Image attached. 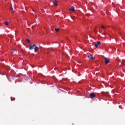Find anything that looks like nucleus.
<instances>
[{
	"mask_svg": "<svg viewBox=\"0 0 125 125\" xmlns=\"http://www.w3.org/2000/svg\"><path fill=\"white\" fill-rule=\"evenodd\" d=\"M39 47L37 46V45H36V46L34 48V51L35 52H37L38 51V50H39Z\"/></svg>",
	"mask_w": 125,
	"mask_h": 125,
	"instance_id": "obj_6",
	"label": "nucleus"
},
{
	"mask_svg": "<svg viewBox=\"0 0 125 125\" xmlns=\"http://www.w3.org/2000/svg\"><path fill=\"white\" fill-rule=\"evenodd\" d=\"M53 3L55 6H57V0L53 1Z\"/></svg>",
	"mask_w": 125,
	"mask_h": 125,
	"instance_id": "obj_8",
	"label": "nucleus"
},
{
	"mask_svg": "<svg viewBox=\"0 0 125 125\" xmlns=\"http://www.w3.org/2000/svg\"><path fill=\"white\" fill-rule=\"evenodd\" d=\"M35 46H37V44H33L32 45H29V50H32V49H34V48L35 47Z\"/></svg>",
	"mask_w": 125,
	"mask_h": 125,
	"instance_id": "obj_2",
	"label": "nucleus"
},
{
	"mask_svg": "<svg viewBox=\"0 0 125 125\" xmlns=\"http://www.w3.org/2000/svg\"><path fill=\"white\" fill-rule=\"evenodd\" d=\"M120 36H121V38H123L122 36H123V34L122 33H120Z\"/></svg>",
	"mask_w": 125,
	"mask_h": 125,
	"instance_id": "obj_14",
	"label": "nucleus"
},
{
	"mask_svg": "<svg viewBox=\"0 0 125 125\" xmlns=\"http://www.w3.org/2000/svg\"><path fill=\"white\" fill-rule=\"evenodd\" d=\"M123 62H125V60H123Z\"/></svg>",
	"mask_w": 125,
	"mask_h": 125,
	"instance_id": "obj_16",
	"label": "nucleus"
},
{
	"mask_svg": "<svg viewBox=\"0 0 125 125\" xmlns=\"http://www.w3.org/2000/svg\"><path fill=\"white\" fill-rule=\"evenodd\" d=\"M69 11H72L74 12L75 11V7L74 6H71V8H70L69 9Z\"/></svg>",
	"mask_w": 125,
	"mask_h": 125,
	"instance_id": "obj_5",
	"label": "nucleus"
},
{
	"mask_svg": "<svg viewBox=\"0 0 125 125\" xmlns=\"http://www.w3.org/2000/svg\"><path fill=\"white\" fill-rule=\"evenodd\" d=\"M100 44H101V42H100V41H98L97 42V43H96L95 44V47H98V45H100Z\"/></svg>",
	"mask_w": 125,
	"mask_h": 125,
	"instance_id": "obj_4",
	"label": "nucleus"
},
{
	"mask_svg": "<svg viewBox=\"0 0 125 125\" xmlns=\"http://www.w3.org/2000/svg\"><path fill=\"white\" fill-rule=\"evenodd\" d=\"M95 96H96V95L93 93H91L89 95V97L91 99H93V98H95Z\"/></svg>",
	"mask_w": 125,
	"mask_h": 125,
	"instance_id": "obj_1",
	"label": "nucleus"
},
{
	"mask_svg": "<svg viewBox=\"0 0 125 125\" xmlns=\"http://www.w3.org/2000/svg\"><path fill=\"white\" fill-rule=\"evenodd\" d=\"M10 10L12 11V13L13 14H14V10H13V8L12 7H11L10 8Z\"/></svg>",
	"mask_w": 125,
	"mask_h": 125,
	"instance_id": "obj_9",
	"label": "nucleus"
},
{
	"mask_svg": "<svg viewBox=\"0 0 125 125\" xmlns=\"http://www.w3.org/2000/svg\"><path fill=\"white\" fill-rule=\"evenodd\" d=\"M8 24H9V22H8L7 21H6L4 22V25H5L6 26H8Z\"/></svg>",
	"mask_w": 125,
	"mask_h": 125,
	"instance_id": "obj_11",
	"label": "nucleus"
},
{
	"mask_svg": "<svg viewBox=\"0 0 125 125\" xmlns=\"http://www.w3.org/2000/svg\"><path fill=\"white\" fill-rule=\"evenodd\" d=\"M12 53H14V55H16V53H17V51H16V50H13L12 51Z\"/></svg>",
	"mask_w": 125,
	"mask_h": 125,
	"instance_id": "obj_10",
	"label": "nucleus"
},
{
	"mask_svg": "<svg viewBox=\"0 0 125 125\" xmlns=\"http://www.w3.org/2000/svg\"><path fill=\"white\" fill-rule=\"evenodd\" d=\"M88 58H89V59H93V55L92 54H90L89 56H88Z\"/></svg>",
	"mask_w": 125,
	"mask_h": 125,
	"instance_id": "obj_7",
	"label": "nucleus"
},
{
	"mask_svg": "<svg viewBox=\"0 0 125 125\" xmlns=\"http://www.w3.org/2000/svg\"><path fill=\"white\" fill-rule=\"evenodd\" d=\"M56 32H59V31L60 30V29L59 28H55V29Z\"/></svg>",
	"mask_w": 125,
	"mask_h": 125,
	"instance_id": "obj_12",
	"label": "nucleus"
},
{
	"mask_svg": "<svg viewBox=\"0 0 125 125\" xmlns=\"http://www.w3.org/2000/svg\"><path fill=\"white\" fill-rule=\"evenodd\" d=\"M102 29H104V26L103 25H102Z\"/></svg>",
	"mask_w": 125,
	"mask_h": 125,
	"instance_id": "obj_15",
	"label": "nucleus"
},
{
	"mask_svg": "<svg viewBox=\"0 0 125 125\" xmlns=\"http://www.w3.org/2000/svg\"><path fill=\"white\" fill-rule=\"evenodd\" d=\"M104 60L105 64H108V63H110V60L108 59V58H105Z\"/></svg>",
	"mask_w": 125,
	"mask_h": 125,
	"instance_id": "obj_3",
	"label": "nucleus"
},
{
	"mask_svg": "<svg viewBox=\"0 0 125 125\" xmlns=\"http://www.w3.org/2000/svg\"><path fill=\"white\" fill-rule=\"evenodd\" d=\"M100 33H101L100 31H99Z\"/></svg>",
	"mask_w": 125,
	"mask_h": 125,
	"instance_id": "obj_17",
	"label": "nucleus"
},
{
	"mask_svg": "<svg viewBox=\"0 0 125 125\" xmlns=\"http://www.w3.org/2000/svg\"><path fill=\"white\" fill-rule=\"evenodd\" d=\"M26 41L27 42H28V43H30V39H26Z\"/></svg>",
	"mask_w": 125,
	"mask_h": 125,
	"instance_id": "obj_13",
	"label": "nucleus"
}]
</instances>
